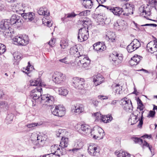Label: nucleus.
I'll return each instance as SVG.
<instances>
[{
    "label": "nucleus",
    "mask_w": 157,
    "mask_h": 157,
    "mask_svg": "<svg viewBox=\"0 0 157 157\" xmlns=\"http://www.w3.org/2000/svg\"><path fill=\"white\" fill-rule=\"evenodd\" d=\"M30 85L31 86H38L31 91L30 94L31 98L34 100H32L33 104L34 101H35L37 103H41L43 105L48 106H51L52 105L54 101L53 96L49 94H41L42 91L41 86L43 84L40 78L31 80Z\"/></svg>",
    "instance_id": "obj_1"
},
{
    "label": "nucleus",
    "mask_w": 157,
    "mask_h": 157,
    "mask_svg": "<svg viewBox=\"0 0 157 157\" xmlns=\"http://www.w3.org/2000/svg\"><path fill=\"white\" fill-rule=\"evenodd\" d=\"M143 111L140 113L137 110H136L135 112V114H134L133 113H131L128 120L131 124L133 125L139 121L137 126L140 128H142L143 124Z\"/></svg>",
    "instance_id": "obj_2"
},
{
    "label": "nucleus",
    "mask_w": 157,
    "mask_h": 157,
    "mask_svg": "<svg viewBox=\"0 0 157 157\" xmlns=\"http://www.w3.org/2000/svg\"><path fill=\"white\" fill-rule=\"evenodd\" d=\"M68 138H61L59 146L60 148H57L54 153H53L54 155H57L58 157L64 154L65 151L63 150L65 147H67L68 143Z\"/></svg>",
    "instance_id": "obj_3"
},
{
    "label": "nucleus",
    "mask_w": 157,
    "mask_h": 157,
    "mask_svg": "<svg viewBox=\"0 0 157 157\" xmlns=\"http://www.w3.org/2000/svg\"><path fill=\"white\" fill-rule=\"evenodd\" d=\"M78 127L80 128L78 130L79 132L82 134L85 135L86 136L90 135L92 137H96V135H93L94 131H92L90 126L86 124H78L77 125Z\"/></svg>",
    "instance_id": "obj_4"
},
{
    "label": "nucleus",
    "mask_w": 157,
    "mask_h": 157,
    "mask_svg": "<svg viewBox=\"0 0 157 157\" xmlns=\"http://www.w3.org/2000/svg\"><path fill=\"white\" fill-rule=\"evenodd\" d=\"M23 6V4H22V7L23 8V9H22L20 7V14L22 17L21 20L23 22L24 21H32L34 20L35 17V13L32 12L25 13V10L24 9Z\"/></svg>",
    "instance_id": "obj_5"
},
{
    "label": "nucleus",
    "mask_w": 157,
    "mask_h": 157,
    "mask_svg": "<svg viewBox=\"0 0 157 157\" xmlns=\"http://www.w3.org/2000/svg\"><path fill=\"white\" fill-rule=\"evenodd\" d=\"M52 80L56 83L60 84L63 82L66 79L65 75L62 73L56 71L53 74Z\"/></svg>",
    "instance_id": "obj_6"
},
{
    "label": "nucleus",
    "mask_w": 157,
    "mask_h": 157,
    "mask_svg": "<svg viewBox=\"0 0 157 157\" xmlns=\"http://www.w3.org/2000/svg\"><path fill=\"white\" fill-rule=\"evenodd\" d=\"M72 85L75 88L78 90H82L84 87L85 80L82 78L75 77L72 80Z\"/></svg>",
    "instance_id": "obj_7"
},
{
    "label": "nucleus",
    "mask_w": 157,
    "mask_h": 157,
    "mask_svg": "<svg viewBox=\"0 0 157 157\" xmlns=\"http://www.w3.org/2000/svg\"><path fill=\"white\" fill-rule=\"evenodd\" d=\"M10 26L7 19L2 20L0 24V28L1 29L0 31H2L5 35L9 36V34H11L9 29Z\"/></svg>",
    "instance_id": "obj_8"
},
{
    "label": "nucleus",
    "mask_w": 157,
    "mask_h": 157,
    "mask_svg": "<svg viewBox=\"0 0 157 157\" xmlns=\"http://www.w3.org/2000/svg\"><path fill=\"white\" fill-rule=\"evenodd\" d=\"M89 36L88 31L86 29L81 28L79 30L78 39V41L82 42L86 40Z\"/></svg>",
    "instance_id": "obj_9"
},
{
    "label": "nucleus",
    "mask_w": 157,
    "mask_h": 157,
    "mask_svg": "<svg viewBox=\"0 0 157 157\" xmlns=\"http://www.w3.org/2000/svg\"><path fill=\"white\" fill-rule=\"evenodd\" d=\"M125 98L121 99L122 107L124 110L127 112H131L133 110V106L131 100H126Z\"/></svg>",
    "instance_id": "obj_10"
},
{
    "label": "nucleus",
    "mask_w": 157,
    "mask_h": 157,
    "mask_svg": "<svg viewBox=\"0 0 157 157\" xmlns=\"http://www.w3.org/2000/svg\"><path fill=\"white\" fill-rule=\"evenodd\" d=\"M94 50L98 52H101L106 49V46L103 43L98 42L93 45Z\"/></svg>",
    "instance_id": "obj_11"
},
{
    "label": "nucleus",
    "mask_w": 157,
    "mask_h": 157,
    "mask_svg": "<svg viewBox=\"0 0 157 157\" xmlns=\"http://www.w3.org/2000/svg\"><path fill=\"white\" fill-rule=\"evenodd\" d=\"M121 54H118L116 52L114 51L110 55V59L116 63V62L117 63L120 62L122 59V57Z\"/></svg>",
    "instance_id": "obj_12"
},
{
    "label": "nucleus",
    "mask_w": 157,
    "mask_h": 157,
    "mask_svg": "<svg viewBox=\"0 0 157 157\" xmlns=\"http://www.w3.org/2000/svg\"><path fill=\"white\" fill-rule=\"evenodd\" d=\"M107 9L113 12L115 15L118 16H120L123 12L122 8L119 7L108 6Z\"/></svg>",
    "instance_id": "obj_13"
},
{
    "label": "nucleus",
    "mask_w": 157,
    "mask_h": 157,
    "mask_svg": "<svg viewBox=\"0 0 157 157\" xmlns=\"http://www.w3.org/2000/svg\"><path fill=\"white\" fill-rule=\"evenodd\" d=\"M124 7H125V12L123 13L124 15L128 16L129 14H133V11L134 9V6L132 4L126 3L125 4Z\"/></svg>",
    "instance_id": "obj_14"
},
{
    "label": "nucleus",
    "mask_w": 157,
    "mask_h": 157,
    "mask_svg": "<svg viewBox=\"0 0 157 157\" xmlns=\"http://www.w3.org/2000/svg\"><path fill=\"white\" fill-rule=\"evenodd\" d=\"M141 56L135 55L132 57L129 61V63L131 66L137 65L142 59Z\"/></svg>",
    "instance_id": "obj_15"
},
{
    "label": "nucleus",
    "mask_w": 157,
    "mask_h": 157,
    "mask_svg": "<svg viewBox=\"0 0 157 157\" xmlns=\"http://www.w3.org/2000/svg\"><path fill=\"white\" fill-rule=\"evenodd\" d=\"M105 78L100 74H98L96 76V77L93 78V82H94V85L95 86L100 84L104 81Z\"/></svg>",
    "instance_id": "obj_16"
},
{
    "label": "nucleus",
    "mask_w": 157,
    "mask_h": 157,
    "mask_svg": "<svg viewBox=\"0 0 157 157\" xmlns=\"http://www.w3.org/2000/svg\"><path fill=\"white\" fill-rule=\"evenodd\" d=\"M125 25L124 21H117L114 24L115 29L117 30H122L125 28Z\"/></svg>",
    "instance_id": "obj_17"
},
{
    "label": "nucleus",
    "mask_w": 157,
    "mask_h": 157,
    "mask_svg": "<svg viewBox=\"0 0 157 157\" xmlns=\"http://www.w3.org/2000/svg\"><path fill=\"white\" fill-rule=\"evenodd\" d=\"M132 140L135 144H138L140 145L143 144L144 146L148 147L150 145L146 141L144 140V142L142 139L141 138H131Z\"/></svg>",
    "instance_id": "obj_18"
},
{
    "label": "nucleus",
    "mask_w": 157,
    "mask_h": 157,
    "mask_svg": "<svg viewBox=\"0 0 157 157\" xmlns=\"http://www.w3.org/2000/svg\"><path fill=\"white\" fill-rule=\"evenodd\" d=\"M132 140L135 144H138L140 145L143 144L144 146L148 147L150 145L146 141L144 140V142L142 139L141 138H131Z\"/></svg>",
    "instance_id": "obj_19"
},
{
    "label": "nucleus",
    "mask_w": 157,
    "mask_h": 157,
    "mask_svg": "<svg viewBox=\"0 0 157 157\" xmlns=\"http://www.w3.org/2000/svg\"><path fill=\"white\" fill-rule=\"evenodd\" d=\"M37 139L31 140L32 143L38 147H42L45 143V140L42 139L43 138H36Z\"/></svg>",
    "instance_id": "obj_20"
},
{
    "label": "nucleus",
    "mask_w": 157,
    "mask_h": 157,
    "mask_svg": "<svg viewBox=\"0 0 157 157\" xmlns=\"http://www.w3.org/2000/svg\"><path fill=\"white\" fill-rule=\"evenodd\" d=\"M74 107V112L77 114H79L84 111V106L82 104H76Z\"/></svg>",
    "instance_id": "obj_21"
},
{
    "label": "nucleus",
    "mask_w": 157,
    "mask_h": 157,
    "mask_svg": "<svg viewBox=\"0 0 157 157\" xmlns=\"http://www.w3.org/2000/svg\"><path fill=\"white\" fill-rule=\"evenodd\" d=\"M20 19V17L18 16H16V15H13L11 18L10 19H7L8 20L9 24L10 25H14L17 23H19L18 21Z\"/></svg>",
    "instance_id": "obj_22"
},
{
    "label": "nucleus",
    "mask_w": 157,
    "mask_h": 157,
    "mask_svg": "<svg viewBox=\"0 0 157 157\" xmlns=\"http://www.w3.org/2000/svg\"><path fill=\"white\" fill-rule=\"evenodd\" d=\"M9 109L8 103L3 101H0V111H6Z\"/></svg>",
    "instance_id": "obj_23"
},
{
    "label": "nucleus",
    "mask_w": 157,
    "mask_h": 157,
    "mask_svg": "<svg viewBox=\"0 0 157 157\" xmlns=\"http://www.w3.org/2000/svg\"><path fill=\"white\" fill-rule=\"evenodd\" d=\"M78 22L79 24H82L84 27H86V26H88L90 25V21L88 18H82L79 20Z\"/></svg>",
    "instance_id": "obj_24"
},
{
    "label": "nucleus",
    "mask_w": 157,
    "mask_h": 157,
    "mask_svg": "<svg viewBox=\"0 0 157 157\" xmlns=\"http://www.w3.org/2000/svg\"><path fill=\"white\" fill-rule=\"evenodd\" d=\"M78 59H77L76 60L75 62V65H77L78 66H82L83 68H85L86 67L89 65L90 63V61L89 59H88L86 61H84L82 62H78Z\"/></svg>",
    "instance_id": "obj_25"
},
{
    "label": "nucleus",
    "mask_w": 157,
    "mask_h": 157,
    "mask_svg": "<svg viewBox=\"0 0 157 157\" xmlns=\"http://www.w3.org/2000/svg\"><path fill=\"white\" fill-rule=\"evenodd\" d=\"M58 115L57 116L62 117L64 116L65 113V109L63 105H58Z\"/></svg>",
    "instance_id": "obj_26"
},
{
    "label": "nucleus",
    "mask_w": 157,
    "mask_h": 157,
    "mask_svg": "<svg viewBox=\"0 0 157 157\" xmlns=\"http://www.w3.org/2000/svg\"><path fill=\"white\" fill-rule=\"evenodd\" d=\"M29 43L28 36L25 35L24 37L20 36V45L25 46Z\"/></svg>",
    "instance_id": "obj_27"
},
{
    "label": "nucleus",
    "mask_w": 157,
    "mask_h": 157,
    "mask_svg": "<svg viewBox=\"0 0 157 157\" xmlns=\"http://www.w3.org/2000/svg\"><path fill=\"white\" fill-rule=\"evenodd\" d=\"M78 52L77 46L74 45V46L71 47L70 49L69 52L70 54L74 56L75 57H77L78 54H77Z\"/></svg>",
    "instance_id": "obj_28"
},
{
    "label": "nucleus",
    "mask_w": 157,
    "mask_h": 157,
    "mask_svg": "<svg viewBox=\"0 0 157 157\" xmlns=\"http://www.w3.org/2000/svg\"><path fill=\"white\" fill-rule=\"evenodd\" d=\"M14 60L13 64L15 65H18L20 62V53L19 52H15L13 54Z\"/></svg>",
    "instance_id": "obj_29"
},
{
    "label": "nucleus",
    "mask_w": 157,
    "mask_h": 157,
    "mask_svg": "<svg viewBox=\"0 0 157 157\" xmlns=\"http://www.w3.org/2000/svg\"><path fill=\"white\" fill-rule=\"evenodd\" d=\"M13 114L10 112L7 113V115L6 118V121L7 123H10L13 120L14 117Z\"/></svg>",
    "instance_id": "obj_30"
},
{
    "label": "nucleus",
    "mask_w": 157,
    "mask_h": 157,
    "mask_svg": "<svg viewBox=\"0 0 157 157\" xmlns=\"http://www.w3.org/2000/svg\"><path fill=\"white\" fill-rule=\"evenodd\" d=\"M81 55L79 56V57H77V58L76 59H78V62H83L84 61L89 59V58L85 55L83 54H81Z\"/></svg>",
    "instance_id": "obj_31"
},
{
    "label": "nucleus",
    "mask_w": 157,
    "mask_h": 157,
    "mask_svg": "<svg viewBox=\"0 0 157 157\" xmlns=\"http://www.w3.org/2000/svg\"><path fill=\"white\" fill-rule=\"evenodd\" d=\"M94 116L95 117L96 120L98 121L99 120H101L104 122H107L106 121H105L106 120H104L105 116H104L103 117L102 115H101L99 112H97L94 113Z\"/></svg>",
    "instance_id": "obj_32"
},
{
    "label": "nucleus",
    "mask_w": 157,
    "mask_h": 157,
    "mask_svg": "<svg viewBox=\"0 0 157 157\" xmlns=\"http://www.w3.org/2000/svg\"><path fill=\"white\" fill-rule=\"evenodd\" d=\"M106 36L108 37L109 40L112 42H114L116 38L115 33L110 31L108 32Z\"/></svg>",
    "instance_id": "obj_33"
},
{
    "label": "nucleus",
    "mask_w": 157,
    "mask_h": 157,
    "mask_svg": "<svg viewBox=\"0 0 157 157\" xmlns=\"http://www.w3.org/2000/svg\"><path fill=\"white\" fill-rule=\"evenodd\" d=\"M132 45L134 47L135 50L138 49L141 46V44L139 41L137 39H134L131 43Z\"/></svg>",
    "instance_id": "obj_34"
},
{
    "label": "nucleus",
    "mask_w": 157,
    "mask_h": 157,
    "mask_svg": "<svg viewBox=\"0 0 157 157\" xmlns=\"http://www.w3.org/2000/svg\"><path fill=\"white\" fill-rule=\"evenodd\" d=\"M59 95L64 96H66L68 94V91L64 87H62L59 89Z\"/></svg>",
    "instance_id": "obj_35"
},
{
    "label": "nucleus",
    "mask_w": 157,
    "mask_h": 157,
    "mask_svg": "<svg viewBox=\"0 0 157 157\" xmlns=\"http://www.w3.org/2000/svg\"><path fill=\"white\" fill-rule=\"evenodd\" d=\"M38 13L40 15H43L44 16H48L49 15V12H48L47 11L46 12L43 7H41L38 10Z\"/></svg>",
    "instance_id": "obj_36"
},
{
    "label": "nucleus",
    "mask_w": 157,
    "mask_h": 157,
    "mask_svg": "<svg viewBox=\"0 0 157 157\" xmlns=\"http://www.w3.org/2000/svg\"><path fill=\"white\" fill-rule=\"evenodd\" d=\"M83 145V143L81 140H79L76 141L74 145V147L78 148L79 149H80L82 148Z\"/></svg>",
    "instance_id": "obj_37"
},
{
    "label": "nucleus",
    "mask_w": 157,
    "mask_h": 157,
    "mask_svg": "<svg viewBox=\"0 0 157 157\" xmlns=\"http://www.w3.org/2000/svg\"><path fill=\"white\" fill-rule=\"evenodd\" d=\"M93 5V2L91 0H86V3H84V6L86 9H91Z\"/></svg>",
    "instance_id": "obj_38"
},
{
    "label": "nucleus",
    "mask_w": 157,
    "mask_h": 157,
    "mask_svg": "<svg viewBox=\"0 0 157 157\" xmlns=\"http://www.w3.org/2000/svg\"><path fill=\"white\" fill-rule=\"evenodd\" d=\"M60 46L62 49L66 48L68 46V42L66 40H62L60 42Z\"/></svg>",
    "instance_id": "obj_39"
},
{
    "label": "nucleus",
    "mask_w": 157,
    "mask_h": 157,
    "mask_svg": "<svg viewBox=\"0 0 157 157\" xmlns=\"http://www.w3.org/2000/svg\"><path fill=\"white\" fill-rule=\"evenodd\" d=\"M130 154L126 152L120 151L117 155L118 157H130Z\"/></svg>",
    "instance_id": "obj_40"
},
{
    "label": "nucleus",
    "mask_w": 157,
    "mask_h": 157,
    "mask_svg": "<svg viewBox=\"0 0 157 157\" xmlns=\"http://www.w3.org/2000/svg\"><path fill=\"white\" fill-rule=\"evenodd\" d=\"M55 106H53L51 108V110L52 114L55 116H57L58 114V105H54Z\"/></svg>",
    "instance_id": "obj_41"
},
{
    "label": "nucleus",
    "mask_w": 157,
    "mask_h": 157,
    "mask_svg": "<svg viewBox=\"0 0 157 157\" xmlns=\"http://www.w3.org/2000/svg\"><path fill=\"white\" fill-rule=\"evenodd\" d=\"M114 90H115V93L117 94H120V92L122 90V86H120L118 84H117L114 87Z\"/></svg>",
    "instance_id": "obj_42"
},
{
    "label": "nucleus",
    "mask_w": 157,
    "mask_h": 157,
    "mask_svg": "<svg viewBox=\"0 0 157 157\" xmlns=\"http://www.w3.org/2000/svg\"><path fill=\"white\" fill-rule=\"evenodd\" d=\"M58 61L66 64H69L70 63L69 62L67 57H65L63 59H59L58 60Z\"/></svg>",
    "instance_id": "obj_43"
},
{
    "label": "nucleus",
    "mask_w": 157,
    "mask_h": 157,
    "mask_svg": "<svg viewBox=\"0 0 157 157\" xmlns=\"http://www.w3.org/2000/svg\"><path fill=\"white\" fill-rule=\"evenodd\" d=\"M64 132H62L61 129H59L58 131L56 132V134L57 137H65L63 135L64 134Z\"/></svg>",
    "instance_id": "obj_44"
},
{
    "label": "nucleus",
    "mask_w": 157,
    "mask_h": 157,
    "mask_svg": "<svg viewBox=\"0 0 157 157\" xmlns=\"http://www.w3.org/2000/svg\"><path fill=\"white\" fill-rule=\"evenodd\" d=\"M20 38V36H17L13 38L12 39L13 43L14 44L18 45H20V41L19 40V38Z\"/></svg>",
    "instance_id": "obj_45"
},
{
    "label": "nucleus",
    "mask_w": 157,
    "mask_h": 157,
    "mask_svg": "<svg viewBox=\"0 0 157 157\" xmlns=\"http://www.w3.org/2000/svg\"><path fill=\"white\" fill-rule=\"evenodd\" d=\"M6 47L5 45L0 43V55L3 54L6 51Z\"/></svg>",
    "instance_id": "obj_46"
},
{
    "label": "nucleus",
    "mask_w": 157,
    "mask_h": 157,
    "mask_svg": "<svg viewBox=\"0 0 157 157\" xmlns=\"http://www.w3.org/2000/svg\"><path fill=\"white\" fill-rule=\"evenodd\" d=\"M127 49L128 52H132L135 50L134 47L132 45V44L131 43L127 46Z\"/></svg>",
    "instance_id": "obj_47"
},
{
    "label": "nucleus",
    "mask_w": 157,
    "mask_h": 157,
    "mask_svg": "<svg viewBox=\"0 0 157 157\" xmlns=\"http://www.w3.org/2000/svg\"><path fill=\"white\" fill-rule=\"evenodd\" d=\"M152 44H153V42H150L147 44V48H149L150 50V52L151 53H153L155 52L154 49L151 46Z\"/></svg>",
    "instance_id": "obj_48"
},
{
    "label": "nucleus",
    "mask_w": 157,
    "mask_h": 157,
    "mask_svg": "<svg viewBox=\"0 0 157 157\" xmlns=\"http://www.w3.org/2000/svg\"><path fill=\"white\" fill-rule=\"evenodd\" d=\"M97 1L99 4V6L97 7L96 9H98L100 7L102 6L107 8L108 6H104L101 4L103 3L104 2H105L106 0H97Z\"/></svg>",
    "instance_id": "obj_49"
},
{
    "label": "nucleus",
    "mask_w": 157,
    "mask_h": 157,
    "mask_svg": "<svg viewBox=\"0 0 157 157\" xmlns=\"http://www.w3.org/2000/svg\"><path fill=\"white\" fill-rule=\"evenodd\" d=\"M94 145L95 144H90L88 147V152L90 155H91V153H92L94 152L93 148Z\"/></svg>",
    "instance_id": "obj_50"
},
{
    "label": "nucleus",
    "mask_w": 157,
    "mask_h": 157,
    "mask_svg": "<svg viewBox=\"0 0 157 157\" xmlns=\"http://www.w3.org/2000/svg\"><path fill=\"white\" fill-rule=\"evenodd\" d=\"M155 112L153 110H150L149 111V113L147 116L148 118H153L155 117Z\"/></svg>",
    "instance_id": "obj_51"
},
{
    "label": "nucleus",
    "mask_w": 157,
    "mask_h": 157,
    "mask_svg": "<svg viewBox=\"0 0 157 157\" xmlns=\"http://www.w3.org/2000/svg\"><path fill=\"white\" fill-rule=\"evenodd\" d=\"M33 69H34L33 66L31 65L29 62L28 63V66L26 67V68L25 69L26 71H27L26 72L28 71H32Z\"/></svg>",
    "instance_id": "obj_52"
},
{
    "label": "nucleus",
    "mask_w": 157,
    "mask_h": 157,
    "mask_svg": "<svg viewBox=\"0 0 157 157\" xmlns=\"http://www.w3.org/2000/svg\"><path fill=\"white\" fill-rule=\"evenodd\" d=\"M41 124L40 123H31L28 124L27 125V126L29 128H31L32 127L37 126L40 125Z\"/></svg>",
    "instance_id": "obj_53"
},
{
    "label": "nucleus",
    "mask_w": 157,
    "mask_h": 157,
    "mask_svg": "<svg viewBox=\"0 0 157 157\" xmlns=\"http://www.w3.org/2000/svg\"><path fill=\"white\" fill-rule=\"evenodd\" d=\"M77 14H75L74 12H72L70 13H67V17L69 18H72L75 17L77 15Z\"/></svg>",
    "instance_id": "obj_54"
},
{
    "label": "nucleus",
    "mask_w": 157,
    "mask_h": 157,
    "mask_svg": "<svg viewBox=\"0 0 157 157\" xmlns=\"http://www.w3.org/2000/svg\"><path fill=\"white\" fill-rule=\"evenodd\" d=\"M157 1L156 0H149L148 3L151 6H155L156 5Z\"/></svg>",
    "instance_id": "obj_55"
},
{
    "label": "nucleus",
    "mask_w": 157,
    "mask_h": 157,
    "mask_svg": "<svg viewBox=\"0 0 157 157\" xmlns=\"http://www.w3.org/2000/svg\"><path fill=\"white\" fill-rule=\"evenodd\" d=\"M144 106L143 105V104H139L138 105V107H137V109H139L140 112L141 113L142 111H143L144 113V111L143 110L144 109Z\"/></svg>",
    "instance_id": "obj_56"
},
{
    "label": "nucleus",
    "mask_w": 157,
    "mask_h": 157,
    "mask_svg": "<svg viewBox=\"0 0 157 157\" xmlns=\"http://www.w3.org/2000/svg\"><path fill=\"white\" fill-rule=\"evenodd\" d=\"M31 136H34L35 137L37 136V138H38L40 136H41L42 137H45L44 136H42L41 134H40V133L39 132H38V133H37L34 132L31 135Z\"/></svg>",
    "instance_id": "obj_57"
},
{
    "label": "nucleus",
    "mask_w": 157,
    "mask_h": 157,
    "mask_svg": "<svg viewBox=\"0 0 157 157\" xmlns=\"http://www.w3.org/2000/svg\"><path fill=\"white\" fill-rule=\"evenodd\" d=\"M142 13H146L147 12H151V10L149 9L147 7L145 8L144 7H143V9L142 10Z\"/></svg>",
    "instance_id": "obj_58"
},
{
    "label": "nucleus",
    "mask_w": 157,
    "mask_h": 157,
    "mask_svg": "<svg viewBox=\"0 0 157 157\" xmlns=\"http://www.w3.org/2000/svg\"><path fill=\"white\" fill-rule=\"evenodd\" d=\"M99 155V151L98 150L94 151L92 153H91V155L93 156H98Z\"/></svg>",
    "instance_id": "obj_59"
},
{
    "label": "nucleus",
    "mask_w": 157,
    "mask_h": 157,
    "mask_svg": "<svg viewBox=\"0 0 157 157\" xmlns=\"http://www.w3.org/2000/svg\"><path fill=\"white\" fill-rule=\"evenodd\" d=\"M55 43V39L54 38H52L49 42L48 44L51 46H53Z\"/></svg>",
    "instance_id": "obj_60"
},
{
    "label": "nucleus",
    "mask_w": 157,
    "mask_h": 157,
    "mask_svg": "<svg viewBox=\"0 0 157 157\" xmlns=\"http://www.w3.org/2000/svg\"><path fill=\"white\" fill-rule=\"evenodd\" d=\"M151 26L156 27L157 26V25L155 24H146L145 25H142L141 26Z\"/></svg>",
    "instance_id": "obj_61"
},
{
    "label": "nucleus",
    "mask_w": 157,
    "mask_h": 157,
    "mask_svg": "<svg viewBox=\"0 0 157 157\" xmlns=\"http://www.w3.org/2000/svg\"><path fill=\"white\" fill-rule=\"evenodd\" d=\"M27 71H26L25 70L23 71V72L25 73L28 76H29V77H31L32 76V74L31 72V71H28V72H26Z\"/></svg>",
    "instance_id": "obj_62"
},
{
    "label": "nucleus",
    "mask_w": 157,
    "mask_h": 157,
    "mask_svg": "<svg viewBox=\"0 0 157 157\" xmlns=\"http://www.w3.org/2000/svg\"><path fill=\"white\" fill-rule=\"evenodd\" d=\"M99 102L98 101L95 100H93L92 101V103L95 107H97L98 105Z\"/></svg>",
    "instance_id": "obj_63"
},
{
    "label": "nucleus",
    "mask_w": 157,
    "mask_h": 157,
    "mask_svg": "<svg viewBox=\"0 0 157 157\" xmlns=\"http://www.w3.org/2000/svg\"><path fill=\"white\" fill-rule=\"evenodd\" d=\"M54 155L53 153H51L50 154H48L45 155H44L42 157H53L52 156Z\"/></svg>",
    "instance_id": "obj_64"
}]
</instances>
